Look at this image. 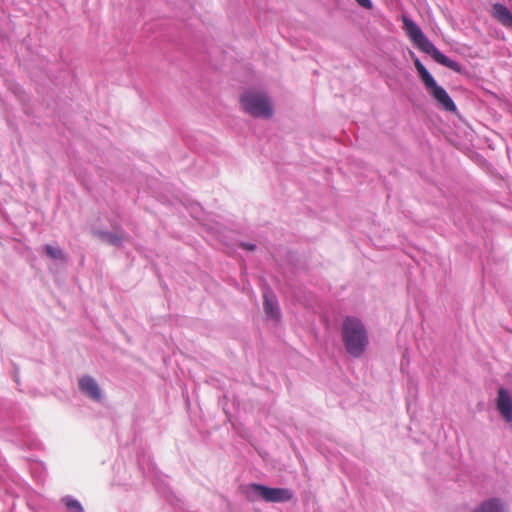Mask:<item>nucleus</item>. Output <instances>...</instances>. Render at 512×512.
<instances>
[{"label": "nucleus", "instance_id": "nucleus-1", "mask_svg": "<svg viewBox=\"0 0 512 512\" xmlns=\"http://www.w3.org/2000/svg\"><path fill=\"white\" fill-rule=\"evenodd\" d=\"M403 28L408 34L413 44L422 52L429 54L437 63L455 71L460 72L461 66L456 61L449 59L442 54L434 44L426 37L419 26L409 19L407 16H402Z\"/></svg>", "mask_w": 512, "mask_h": 512}, {"label": "nucleus", "instance_id": "nucleus-2", "mask_svg": "<svg viewBox=\"0 0 512 512\" xmlns=\"http://www.w3.org/2000/svg\"><path fill=\"white\" fill-rule=\"evenodd\" d=\"M342 341L348 354L358 358L369 344L367 331L363 323L355 317H346L342 325Z\"/></svg>", "mask_w": 512, "mask_h": 512}, {"label": "nucleus", "instance_id": "nucleus-3", "mask_svg": "<svg viewBox=\"0 0 512 512\" xmlns=\"http://www.w3.org/2000/svg\"><path fill=\"white\" fill-rule=\"evenodd\" d=\"M242 110L254 118H270L273 107L266 93L258 90H247L240 96Z\"/></svg>", "mask_w": 512, "mask_h": 512}, {"label": "nucleus", "instance_id": "nucleus-4", "mask_svg": "<svg viewBox=\"0 0 512 512\" xmlns=\"http://www.w3.org/2000/svg\"><path fill=\"white\" fill-rule=\"evenodd\" d=\"M414 65L425 88L428 90L437 104L445 111L456 113L457 106L455 105L454 101L451 99L446 90L437 84L433 76L428 72V70L420 62L419 59H415Z\"/></svg>", "mask_w": 512, "mask_h": 512}, {"label": "nucleus", "instance_id": "nucleus-5", "mask_svg": "<svg viewBox=\"0 0 512 512\" xmlns=\"http://www.w3.org/2000/svg\"><path fill=\"white\" fill-rule=\"evenodd\" d=\"M246 496L252 501L260 497L266 502L280 503L290 501L293 493L287 488H270L252 483L246 486Z\"/></svg>", "mask_w": 512, "mask_h": 512}, {"label": "nucleus", "instance_id": "nucleus-6", "mask_svg": "<svg viewBox=\"0 0 512 512\" xmlns=\"http://www.w3.org/2000/svg\"><path fill=\"white\" fill-rule=\"evenodd\" d=\"M496 405L501 416L507 422H512V398L506 389L498 390Z\"/></svg>", "mask_w": 512, "mask_h": 512}, {"label": "nucleus", "instance_id": "nucleus-7", "mask_svg": "<svg viewBox=\"0 0 512 512\" xmlns=\"http://www.w3.org/2000/svg\"><path fill=\"white\" fill-rule=\"evenodd\" d=\"M79 388L85 395L94 401H99L101 399V390L99 385L91 376H83L79 380Z\"/></svg>", "mask_w": 512, "mask_h": 512}, {"label": "nucleus", "instance_id": "nucleus-8", "mask_svg": "<svg viewBox=\"0 0 512 512\" xmlns=\"http://www.w3.org/2000/svg\"><path fill=\"white\" fill-rule=\"evenodd\" d=\"M492 16L506 28H512V13L506 6L499 3L494 4L492 6Z\"/></svg>", "mask_w": 512, "mask_h": 512}, {"label": "nucleus", "instance_id": "nucleus-9", "mask_svg": "<svg viewBox=\"0 0 512 512\" xmlns=\"http://www.w3.org/2000/svg\"><path fill=\"white\" fill-rule=\"evenodd\" d=\"M263 306L267 317L276 321L279 320L280 312L275 297L273 295H270L268 293L264 294Z\"/></svg>", "mask_w": 512, "mask_h": 512}, {"label": "nucleus", "instance_id": "nucleus-10", "mask_svg": "<svg viewBox=\"0 0 512 512\" xmlns=\"http://www.w3.org/2000/svg\"><path fill=\"white\" fill-rule=\"evenodd\" d=\"M473 512H507L505 505L499 499H489L484 501Z\"/></svg>", "mask_w": 512, "mask_h": 512}, {"label": "nucleus", "instance_id": "nucleus-11", "mask_svg": "<svg viewBox=\"0 0 512 512\" xmlns=\"http://www.w3.org/2000/svg\"><path fill=\"white\" fill-rule=\"evenodd\" d=\"M44 249H45L46 254L51 259L60 260V261H65L66 260V257H65V255H64V253L62 252L61 249L53 247L51 245H46L44 247Z\"/></svg>", "mask_w": 512, "mask_h": 512}, {"label": "nucleus", "instance_id": "nucleus-12", "mask_svg": "<svg viewBox=\"0 0 512 512\" xmlns=\"http://www.w3.org/2000/svg\"><path fill=\"white\" fill-rule=\"evenodd\" d=\"M63 502L65 503L66 507L74 512H84L81 504L72 498H65L63 499Z\"/></svg>", "mask_w": 512, "mask_h": 512}, {"label": "nucleus", "instance_id": "nucleus-13", "mask_svg": "<svg viewBox=\"0 0 512 512\" xmlns=\"http://www.w3.org/2000/svg\"><path fill=\"white\" fill-rule=\"evenodd\" d=\"M102 238L109 242V243H112V244H116L117 243V237L112 235V234H107V233H102Z\"/></svg>", "mask_w": 512, "mask_h": 512}, {"label": "nucleus", "instance_id": "nucleus-14", "mask_svg": "<svg viewBox=\"0 0 512 512\" xmlns=\"http://www.w3.org/2000/svg\"><path fill=\"white\" fill-rule=\"evenodd\" d=\"M360 6L363 8L371 10L373 8V4L371 0H355Z\"/></svg>", "mask_w": 512, "mask_h": 512}, {"label": "nucleus", "instance_id": "nucleus-15", "mask_svg": "<svg viewBox=\"0 0 512 512\" xmlns=\"http://www.w3.org/2000/svg\"><path fill=\"white\" fill-rule=\"evenodd\" d=\"M243 248L247 249V250H254L255 249V245L253 244H242Z\"/></svg>", "mask_w": 512, "mask_h": 512}]
</instances>
